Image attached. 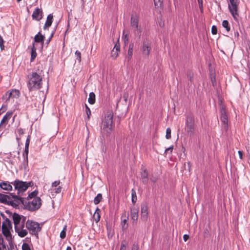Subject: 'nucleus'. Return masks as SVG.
<instances>
[{
	"mask_svg": "<svg viewBox=\"0 0 250 250\" xmlns=\"http://www.w3.org/2000/svg\"><path fill=\"white\" fill-rule=\"evenodd\" d=\"M41 72H33L28 76V82L27 86L30 91H35L42 88V77Z\"/></svg>",
	"mask_w": 250,
	"mask_h": 250,
	"instance_id": "1",
	"label": "nucleus"
},
{
	"mask_svg": "<svg viewBox=\"0 0 250 250\" xmlns=\"http://www.w3.org/2000/svg\"><path fill=\"white\" fill-rule=\"evenodd\" d=\"M113 116L112 111H108L105 114L101 126V132L103 134L108 136L112 131L113 129Z\"/></svg>",
	"mask_w": 250,
	"mask_h": 250,
	"instance_id": "2",
	"label": "nucleus"
},
{
	"mask_svg": "<svg viewBox=\"0 0 250 250\" xmlns=\"http://www.w3.org/2000/svg\"><path fill=\"white\" fill-rule=\"evenodd\" d=\"M21 202L19 203V206L22 205L25 209L31 211H34L39 209L42 205V200L40 197H36L33 199H23V198L20 197Z\"/></svg>",
	"mask_w": 250,
	"mask_h": 250,
	"instance_id": "3",
	"label": "nucleus"
},
{
	"mask_svg": "<svg viewBox=\"0 0 250 250\" xmlns=\"http://www.w3.org/2000/svg\"><path fill=\"white\" fill-rule=\"evenodd\" d=\"M0 202L17 208L19 206V203L21 202V200L20 197L13 193H10L9 195L0 193Z\"/></svg>",
	"mask_w": 250,
	"mask_h": 250,
	"instance_id": "4",
	"label": "nucleus"
},
{
	"mask_svg": "<svg viewBox=\"0 0 250 250\" xmlns=\"http://www.w3.org/2000/svg\"><path fill=\"white\" fill-rule=\"evenodd\" d=\"M195 119L192 113H189L187 115L185 123V131L187 135L190 138L193 137L195 130Z\"/></svg>",
	"mask_w": 250,
	"mask_h": 250,
	"instance_id": "5",
	"label": "nucleus"
},
{
	"mask_svg": "<svg viewBox=\"0 0 250 250\" xmlns=\"http://www.w3.org/2000/svg\"><path fill=\"white\" fill-rule=\"evenodd\" d=\"M13 220L15 225V231L18 233L21 237H23L28 234L26 229H23V224H21V216L18 213H14L13 215Z\"/></svg>",
	"mask_w": 250,
	"mask_h": 250,
	"instance_id": "6",
	"label": "nucleus"
},
{
	"mask_svg": "<svg viewBox=\"0 0 250 250\" xmlns=\"http://www.w3.org/2000/svg\"><path fill=\"white\" fill-rule=\"evenodd\" d=\"M11 184L14 186L15 189L17 191L19 197H21L23 193L25 192L28 187H32L33 185V182L30 181L29 182H23L19 180H16L14 182H12Z\"/></svg>",
	"mask_w": 250,
	"mask_h": 250,
	"instance_id": "7",
	"label": "nucleus"
},
{
	"mask_svg": "<svg viewBox=\"0 0 250 250\" xmlns=\"http://www.w3.org/2000/svg\"><path fill=\"white\" fill-rule=\"evenodd\" d=\"M229 11L235 21H238L239 17V0H229Z\"/></svg>",
	"mask_w": 250,
	"mask_h": 250,
	"instance_id": "8",
	"label": "nucleus"
},
{
	"mask_svg": "<svg viewBox=\"0 0 250 250\" xmlns=\"http://www.w3.org/2000/svg\"><path fill=\"white\" fill-rule=\"evenodd\" d=\"M26 227L31 234L35 235L38 237V232L41 231V227L38 222L28 220L26 222Z\"/></svg>",
	"mask_w": 250,
	"mask_h": 250,
	"instance_id": "9",
	"label": "nucleus"
},
{
	"mask_svg": "<svg viewBox=\"0 0 250 250\" xmlns=\"http://www.w3.org/2000/svg\"><path fill=\"white\" fill-rule=\"evenodd\" d=\"M139 17L137 14L132 15L130 18V26L135 34L140 36L141 28L139 27Z\"/></svg>",
	"mask_w": 250,
	"mask_h": 250,
	"instance_id": "10",
	"label": "nucleus"
},
{
	"mask_svg": "<svg viewBox=\"0 0 250 250\" xmlns=\"http://www.w3.org/2000/svg\"><path fill=\"white\" fill-rule=\"evenodd\" d=\"M220 121L222 123L223 128L227 131L228 129V119L226 109L223 105L220 106Z\"/></svg>",
	"mask_w": 250,
	"mask_h": 250,
	"instance_id": "11",
	"label": "nucleus"
},
{
	"mask_svg": "<svg viewBox=\"0 0 250 250\" xmlns=\"http://www.w3.org/2000/svg\"><path fill=\"white\" fill-rule=\"evenodd\" d=\"M151 49L150 42L147 39L145 40L141 47L142 54L145 57H148Z\"/></svg>",
	"mask_w": 250,
	"mask_h": 250,
	"instance_id": "12",
	"label": "nucleus"
},
{
	"mask_svg": "<svg viewBox=\"0 0 250 250\" xmlns=\"http://www.w3.org/2000/svg\"><path fill=\"white\" fill-rule=\"evenodd\" d=\"M20 94V91L18 90L12 89L11 91H8L3 96V98L7 101L10 98H18L19 97Z\"/></svg>",
	"mask_w": 250,
	"mask_h": 250,
	"instance_id": "13",
	"label": "nucleus"
},
{
	"mask_svg": "<svg viewBox=\"0 0 250 250\" xmlns=\"http://www.w3.org/2000/svg\"><path fill=\"white\" fill-rule=\"evenodd\" d=\"M141 218L144 221L147 219L148 207L146 203L141 204Z\"/></svg>",
	"mask_w": 250,
	"mask_h": 250,
	"instance_id": "14",
	"label": "nucleus"
},
{
	"mask_svg": "<svg viewBox=\"0 0 250 250\" xmlns=\"http://www.w3.org/2000/svg\"><path fill=\"white\" fill-rule=\"evenodd\" d=\"M139 209L135 207L130 208L131 219L133 225L136 224L138 218Z\"/></svg>",
	"mask_w": 250,
	"mask_h": 250,
	"instance_id": "15",
	"label": "nucleus"
},
{
	"mask_svg": "<svg viewBox=\"0 0 250 250\" xmlns=\"http://www.w3.org/2000/svg\"><path fill=\"white\" fill-rule=\"evenodd\" d=\"M13 115L12 111H8L6 114L4 116L2 119L1 120L0 124V127H5L6 125L8 123V121L11 118Z\"/></svg>",
	"mask_w": 250,
	"mask_h": 250,
	"instance_id": "16",
	"label": "nucleus"
},
{
	"mask_svg": "<svg viewBox=\"0 0 250 250\" xmlns=\"http://www.w3.org/2000/svg\"><path fill=\"white\" fill-rule=\"evenodd\" d=\"M141 179L142 183L146 185L148 182V173L146 169H142L141 171Z\"/></svg>",
	"mask_w": 250,
	"mask_h": 250,
	"instance_id": "17",
	"label": "nucleus"
},
{
	"mask_svg": "<svg viewBox=\"0 0 250 250\" xmlns=\"http://www.w3.org/2000/svg\"><path fill=\"white\" fill-rule=\"evenodd\" d=\"M32 18L38 21L42 19V11L39 8H36L32 15Z\"/></svg>",
	"mask_w": 250,
	"mask_h": 250,
	"instance_id": "18",
	"label": "nucleus"
},
{
	"mask_svg": "<svg viewBox=\"0 0 250 250\" xmlns=\"http://www.w3.org/2000/svg\"><path fill=\"white\" fill-rule=\"evenodd\" d=\"M120 51V46L119 43H116L114 47V48L111 51V56L114 58L116 59L118 56L119 52Z\"/></svg>",
	"mask_w": 250,
	"mask_h": 250,
	"instance_id": "19",
	"label": "nucleus"
},
{
	"mask_svg": "<svg viewBox=\"0 0 250 250\" xmlns=\"http://www.w3.org/2000/svg\"><path fill=\"white\" fill-rule=\"evenodd\" d=\"M0 188L5 190H11L12 189V187L10 184L9 182H2L0 183Z\"/></svg>",
	"mask_w": 250,
	"mask_h": 250,
	"instance_id": "20",
	"label": "nucleus"
},
{
	"mask_svg": "<svg viewBox=\"0 0 250 250\" xmlns=\"http://www.w3.org/2000/svg\"><path fill=\"white\" fill-rule=\"evenodd\" d=\"M53 16L52 14H49L47 16L46 22L43 27L44 30L49 28L53 22Z\"/></svg>",
	"mask_w": 250,
	"mask_h": 250,
	"instance_id": "21",
	"label": "nucleus"
},
{
	"mask_svg": "<svg viewBox=\"0 0 250 250\" xmlns=\"http://www.w3.org/2000/svg\"><path fill=\"white\" fill-rule=\"evenodd\" d=\"M44 36L39 32L34 37V41L36 42L43 43Z\"/></svg>",
	"mask_w": 250,
	"mask_h": 250,
	"instance_id": "22",
	"label": "nucleus"
},
{
	"mask_svg": "<svg viewBox=\"0 0 250 250\" xmlns=\"http://www.w3.org/2000/svg\"><path fill=\"white\" fill-rule=\"evenodd\" d=\"M134 44L133 43H130L129 45L128 50L127 52V55L126 57V60L129 62L132 57V55L133 54Z\"/></svg>",
	"mask_w": 250,
	"mask_h": 250,
	"instance_id": "23",
	"label": "nucleus"
},
{
	"mask_svg": "<svg viewBox=\"0 0 250 250\" xmlns=\"http://www.w3.org/2000/svg\"><path fill=\"white\" fill-rule=\"evenodd\" d=\"M10 229L2 227V232L4 236H5L7 239L9 241L11 239V234L10 231Z\"/></svg>",
	"mask_w": 250,
	"mask_h": 250,
	"instance_id": "24",
	"label": "nucleus"
},
{
	"mask_svg": "<svg viewBox=\"0 0 250 250\" xmlns=\"http://www.w3.org/2000/svg\"><path fill=\"white\" fill-rule=\"evenodd\" d=\"M31 58H30V61L33 62L35 59L36 58L37 56V53H36V49L35 47V44L34 43H33L32 46H31Z\"/></svg>",
	"mask_w": 250,
	"mask_h": 250,
	"instance_id": "25",
	"label": "nucleus"
},
{
	"mask_svg": "<svg viewBox=\"0 0 250 250\" xmlns=\"http://www.w3.org/2000/svg\"><path fill=\"white\" fill-rule=\"evenodd\" d=\"M100 209L97 208L93 214V219L96 223L98 222L100 220Z\"/></svg>",
	"mask_w": 250,
	"mask_h": 250,
	"instance_id": "26",
	"label": "nucleus"
},
{
	"mask_svg": "<svg viewBox=\"0 0 250 250\" xmlns=\"http://www.w3.org/2000/svg\"><path fill=\"white\" fill-rule=\"evenodd\" d=\"M2 227L6 228L7 229H11L12 228V223L10 220L8 218H6L4 221L2 223Z\"/></svg>",
	"mask_w": 250,
	"mask_h": 250,
	"instance_id": "27",
	"label": "nucleus"
},
{
	"mask_svg": "<svg viewBox=\"0 0 250 250\" xmlns=\"http://www.w3.org/2000/svg\"><path fill=\"white\" fill-rule=\"evenodd\" d=\"M38 193V191L37 190H35L29 193L27 198H23V199H28V200L33 199L34 198L38 197L37 196Z\"/></svg>",
	"mask_w": 250,
	"mask_h": 250,
	"instance_id": "28",
	"label": "nucleus"
},
{
	"mask_svg": "<svg viewBox=\"0 0 250 250\" xmlns=\"http://www.w3.org/2000/svg\"><path fill=\"white\" fill-rule=\"evenodd\" d=\"M123 216H122V219H123ZM127 220L128 217H127L126 218L125 217V218L122 219V220L121 225L123 230L126 229L128 227Z\"/></svg>",
	"mask_w": 250,
	"mask_h": 250,
	"instance_id": "29",
	"label": "nucleus"
},
{
	"mask_svg": "<svg viewBox=\"0 0 250 250\" xmlns=\"http://www.w3.org/2000/svg\"><path fill=\"white\" fill-rule=\"evenodd\" d=\"M88 101L91 104H93L95 103V94L93 92L89 93Z\"/></svg>",
	"mask_w": 250,
	"mask_h": 250,
	"instance_id": "30",
	"label": "nucleus"
},
{
	"mask_svg": "<svg viewBox=\"0 0 250 250\" xmlns=\"http://www.w3.org/2000/svg\"><path fill=\"white\" fill-rule=\"evenodd\" d=\"M137 200V197L135 190L133 188L131 190V201L133 205H134Z\"/></svg>",
	"mask_w": 250,
	"mask_h": 250,
	"instance_id": "31",
	"label": "nucleus"
},
{
	"mask_svg": "<svg viewBox=\"0 0 250 250\" xmlns=\"http://www.w3.org/2000/svg\"><path fill=\"white\" fill-rule=\"evenodd\" d=\"M103 199L102 194L98 193L94 199V203L95 205H97L102 201Z\"/></svg>",
	"mask_w": 250,
	"mask_h": 250,
	"instance_id": "32",
	"label": "nucleus"
},
{
	"mask_svg": "<svg viewBox=\"0 0 250 250\" xmlns=\"http://www.w3.org/2000/svg\"><path fill=\"white\" fill-rule=\"evenodd\" d=\"M222 26L224 27L226 31L229 32L230 30V27L229 21L227 20H224L222 22Z\"/></svg>",
	"mask_w": 250,
	"mask_h": 250,
	"instance_id": "33",
	"label": "nucleus"
},
{
	"mask_svg": "<svg viewBox=\"0 0 250 250\" xmlns=\"http://www.w3.org/2000/svg\"><path fill=\"white\" fill-rule=\"evenodd\" d=\"M28 149L29 147H25L24 151L23 153V156L24 158V160L26 161L27 163H28Z\"/></svg>",
	"mask_w": 250,
	"mask_h": 250,
	"instance_id": "34",
	"label": "nucleus"
},
{
	"mask_svg": "<svg viewBox=\"0 0 250 250\" xmlns=\"http://www.w3.org/2000/svg\"><path fill=\"white\" fill-rule=\"evenodd\" d=\"M66 226H65L62 229V230L60 233V237L62 239H64L66 237Z\"/></svg>",
	"mask_w": 250,
	"mask_h": 250,
	"instance_id": "35",
	"label": "nucleus"
},
{
	"mask_svg": "<svg viewBox=\"0 0 250 250\" xmlns=\"http://www.w3.org/2000/svg\"><path fill=\"white\" fill-rule=\"evenodd\" d=\"M154 4L156 7H161L163 3V0H154Z\"/></svg>",
	"mask_w": 250,
	"mask_h": 250,
	"instance_id": "36",
	"label": "nucleus"
},
{
	"mask_svg": "<svg viewBox=\"0 0 250 250\" xmlns=\"http://www.w3.org/2000/svg\"><path fill=\"white\" fill-rule=\"evenodd\" d=\"M75 56L76 59L78 60L79 62H81V53L79 51L77 50L75 52Z\"/></svg>",
	"mask_w": 250,
	"mask_h": 250,
	"instance_id": "37",
	"label": "nucleus"
},
{
	"mask_svg": "<svg viewBox=\"0 0 250 250\" xmlns=\"http://www.w3.org/2000/svg\"><path fill=\"white\" fill-rule=\"evenodd\" d=\"M171 137V129L170 128L168 127L166 130V138L167 139H170Z\"/></svg>",
	"mask_w": 250,
	"mask_h": 250,
	"instance_id": "38",
	"label": "nucleus"
},
{
	"mask_svg": "<svg viewBox=\"0 0 250 250\" xmlns=\"http://www.w3.org/2000/svg\"><path fill=\"white\" fill-rule=\"evenodd\" d=\"M22 250H31L29 244L24 243L22 245Z\"/></svg>",
	"mask_w": 250,
	"mask_h": 250,
	"instance_id": "39",
	"label": "nucleus"
},
{
	"mask_svg": "<svg viewBox=\"0 0 250 250\" xmlns=\"http://www.w3.org/2000/svg\"><path fill=\"white\" fill-rule=\"evenodd\" d=\"M85 107H86V113L87 114V118L88 119H89L90 116L91 115V111L90 110V108L88 107V106L85 104Z\"/></svg>",
	"mask_w": 250,
	"mask_h": 250,
	"instance_id": "40",
	"label": "nucleus"
},
{
	"mask_svg": "<svg viewBox=\"0 0 250 250\" xmlns=\"http://www.w3.org/2000/svg\"><path fill=\"white\" fill-rule=\"evenodd\" d=\"M4 41L2 37L0 35V48L1 50L4 49V46L3 45Z\"/></svg>",
	"mask_w": 250,
	"mask_h": 250,
	"instance_id": "41",
	"label": "nucleus"
},
{
	"mask_svg": "<svg viewBox=\"0 0 250 250\" xmlns=\"http://www.w3.org/2000/svg\"><path fill=\"white\" fill-rule=\"evenodd\" d=\"M173 149V146H171L170 147L167 148L166 149L165 151V154H167L168 152V151H170V153H171L172 152Z\"/></svg>",
	"mask_w": 250,
	"mask_h": 250,
	"instance_id": "42",
	"label": "nucleus"
},
{
	"mask_svg": "<svg viewBox=\"0 0 250 250\" xmlns=\"http://www.w3.org/2000/svg\"><path fill=\"white\" fill-rule=\"evenodd\" d=\"M60 183L61 182L60 180L54 181L52 184V188H56L58 186L60 185Z\"/></svg>",
	"mask_w": 250,
	"mask_h": 250,
	"instance_id": "43",
	"label": "nucleus"
},
{
	"mask_svg": "<svg viewBox=\"0 0 250 250\" xmlns=\"http://www.w3.org/2000/svg\"><path fill=\"white\" fill-rule=\"evenodd\" d=\"M211 33L213 35H216L217 33V29L215 25L212 26L211 27Z\"/></svg>",
	"mask_w": 250,
	"mask_h": 250,
	"instance_id": "44",
	"label": "nucleus"
},
{
	"mask_svg": "<svg viewBox=\"0 0 250 250\" xmlns=\"http://www.w3.org/2000/svg\"><path fill=\"white\" fill-rule=\"evenodd\" d=\"M62 189V188L61 186L58 187V188H55L54 190H55V192L56 193H60L61 192Z\"/></svg>",
	"mask_w": 250,
	"mask_h": 250,
	"instance_id": "45",
	"label": "nucleus"
},
{
	"mask_svg": "<svg viewBox=\"0 0 250 250\" xmlns=\"http://www.w3.org/2000/svg\"><path fill=\"white\" fill-rule=\"evenodd\" d=\"M30 137L29 136H28L26 140L25 147H29V143H30Z\"/></svg>",
	"mask_w": 250,
	"mask_h": 250,
	"instance_id": "46",
	"label": "nucleus"
},
{
	"mask_svg": "<svg viewBox=\"0 0 250 250\" xmlns=\"http://www.w3.org/2000/svg\"><path fill=\"white\" fill-rule=\"evenodd\" d=\"M210 79H211V81L212 85L213 86H214L215 84H216V80H215V76H211Z\"/></svg>",
	"mask_w": 250,
	"mask_h": 250,
	"instance_id": "47",
	"label": "nucleus"
},
{
	"mask_svg": "<svg viewBox=\"0 0 250 250\" xmlns=\"http://www.w3.org/2000/svg\"><path fill=\"white\" fill-rule=\"evenodd\" d=\"M138 249H139V247H138V244H135V243L133 244L132 249H131V250H138Z\"/></svg>",
	"mask_w": 250,
	"mask_h": 250,
	"instance_id": "48",
	"label": "nucleus"
},
{
	"mask_svg": "<svg viewBox=\"0 0 250 250\" xmlns=\"http://www.w3.org/2000/svg\"><path fill=\"white\" fill-rule=\"evenodd\" d=\"M21 224H23V229L24 228V223L25 222V220H26V217H24V216H21Z\"/></svg>",
	"mask_w": 250,
	"mask_h": 250,
	"instance_id": "49",
	"label": "nucleus"
},
{
	"mask_svg": "<svg viewBox=\"0 0 250 250\" xmlns=\"http://www.w3.org/2000/svg\"><path fill=\"white\" fill-rule=\"evenodd\" d=\"M0 246H1L2 250H7L6 245L3 243V241L1 243H0Z\"/></svg>",
	"mask_w": 250,
	"mask_h": 250,
	"instance_id": "50",
	"label": "nucleus"
},
{
	"mask_svg": "<svg viewBox=\"0 0 250 250\" xmlns=\"http://www.w3.org/2000/svg\"><path fill=\"white\" fill-rule=\"evenodd\" d=\"M188 78L189 79V80L191 82L192 81V79L193 78V74L189 72V73H188Z\"/></svg>",
	"mask_w": 250,
	"mask_h": 250,
	"instance_id": "51",
	"label": "nucleus"
},
{
	"mask_svg": "<svg viewBox=\"0 0 250 250\" xmlns=\"http://www.w3.org/2000/svg\"><path fill=\"white\" fill-rule=\"evenodd\" d=\"M197 0L198 2V3H199L200 8L202 9L203 8V0Z\"/></svg>",
	"mask_w": 250,
	"mask_h": 250,
	"instance_id": "52",
	"label": "nucleus"
},
{
	"mask_svg": "<svg viewBox=\"0 0 250 250\" xmlns=\"http://www.w3.org/2000/svg\"><path fill=\"white\" fill-rule=\"evenodd\" d=\"M125 33V32H124V34ZM124 42H125V43L126 42H127L128 41V35L127 34L124 35Z\"/></svg>",
	"mask_w": 250,
	"mask_h": 250,
	"instance_id": "53",
	"label": "nucleus"
},
{
	"mask_svg": "<svg viewBox=\"0 0 250 250\" xmlns=\"http://www.w3.org/2000/svg\"><path fill=\"white\" fill-rule=\"evenodd\" d=\"M189 235L188 234H185L183 236V239L185 242H186L189 239Z\"/></svg>",
	"mask_w": 250,
	"mask_h": 250,
	"instance_id": "54",
	"label": "nucleus"
},
{
	"mask_svg": "<svg viewBox=\"0 0 250 250\" xmlns=\"http://www.w3.org/2000/svg\"><path fill=\"white\" fill-rule=\"evenodd\" d=\"M238 154H239V158L241 159H243V152L240 151V150H239V151H238Z\"/></svg>",
	"mask_w": 250,
	"mask_h": 250,
	"instance_id": "55",
	"label": "nucleus"
},
{
	"mask_svg": "<svg viewBox=\"0 0 250 250\" xmlns=\"http://www.w3.org/2000/svg\"><path fill=\"white\" fill-rule=\"evenodd\" d=\"M120 250H126V247L124 244H121Z\"/></svg>",
	"mask_w": 250,
	"mask_h": 250,
	"instance_id": "56",
	"label": "nucleus"
},
{
	"mask_svg": "<svg viewBox=\"0 0 250 250\" xmlns=\"http://www.w3.org/2000/svg\"><path fill=\"white\" fill-rule=\"evenodd\" d=\"M53 34H54V33H52L50 36V37L46 41V43L47 44H48L49 42H50V40H51V38H52L53 36Z\"/></svg>",
	"mask_w": 250,
	"mask_h": 250,
	"instance_id": "57",
	"label": "nucleus"
},
{
	"mask_svg": "<svg viewBox=\"0 0 250 250\" xmlns=\"http://www.w3.org/2000/svg\"><path fill=\"white\" fill-rule=\"evenodd\" d=\"M10 244V247L8 248V250H12L14 248V246L12 244H11L10 243H9Z\"/></svg>",
	"mask_w": 250,
	"mask_h": 250,
	"instance_id": "58",
	"label": "nucleus"
},
{
	"mask_svg": "<svg viewBox=\"0 0 250 250\" xmlns=\"http://www.w3.org/2000/svg\"><path fill=\"white\" fill-rule=\"evenodd\" d=\"M239 36V34L237 31H236L234 33V36L235 37L238 38Z\"/></svg>",
	"mask_w": 250,
	"mask_h": 250,
	"instance_id": "59",
	"label": "nucleus"
},
{
	"mask_svg": "<svg viewBox=\"0 0 250 250\" xmlns=\"http://www.w3.org/2000/svg\"><path fill=\"white\" fill-rule=\"evenodd\" d=\"M3 241V238L2 236L0 234V243H1Z\"/></svg>",
	"mask_w": 250,
	"mask_h": 250,
	"instance_id": "60",
	"label": "nucleus"
},
{
	"mask_svg": "<svg viewBox=\"0 0 250 250\" xmlns=\"http://www.w3.org/2000/svg\"><path fill=\"white\" fill-rule=\"evenodd\" d=\"M81 1L82 2V6H83V7H84V2H85L84 0H81Z\"/></svg>",
	"mask_w": 250,
	"mask_h": 250,
	"instance_id": "61",
	"label": "nucleus"
},
{
	"mask_svg": "<svg viewBox=\"0 0 250 250\" xmlns=\"http://www.w3.org/2000/svg\"><path fill=\"white\" fill-rule=\"evenodd\" d=\"M66 250H72L71 248L69 246L67 247L66 248Z\"/></svg>",
	"mask_w": 250,
	"mask_h": 250,
	"instance_id": "62",
	"label": "nucleus"
},
{
	"mask_svg": "<svg viewBox=\"0 0 250 250\" xmlns=\"http://www.w3.org/2000/svg\"><path fill=\"white\" fill-rule=\"evenodd\" d=\"M124 97L125 98V100L126 101L127 100V96H124Z\"/></svg>",
	"mask_w": 250,
	"mask_h": 250,
	"instance_id": "63",
	"label": "nucleus"
},
{
	"mask_svg": "<svg viewBox=\"0 0 250 250\" xmlns=\"http://www.w3.org/2000/svg\"><path fill=\"white\" fill-rule=\"evenodd\" d=\"M151 180H152V181L153 183H155V182H156V180H154V179H152Z\"/></svg>",
	"mask_w": 250,
	"mask_h": 250,
	"instance_id": "64",
	"label": "nucleus"
}]
</instances>
